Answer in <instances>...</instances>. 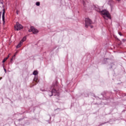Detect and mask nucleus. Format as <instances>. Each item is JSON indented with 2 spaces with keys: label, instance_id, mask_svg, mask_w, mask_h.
<instances>
[{
  "label": "nucleus",
  "instance_id": "f257e3e1",
  "mask_svg": "<svg viewBox=\"0 0 126 126\" xmlns=\"http://www.w3.org/2000/svg\"><path fill=\"white\" fill-rule=\"evenodd\" d=\"M100 14L103 16L104 19H109V18H111V15H110V13L107 10L104 9L100 12Z\"/></svg>",
  "mask_w": 126,
  "mask_h": 126
},
{
  "label": "nucleus",
  "instance_id": "f03ea898",
  "mask_svg": "<svg viewBox=\"0 0 126 126\" xmlns=\"http://www.w3.org/2000/svg\"><path fill=\"white\" fill-rule=\"evenodd\" d=\"M3 3L2 2H0V8H2L3 10L2 15V19L3 21V24L4 25V23H5V22L4 21V14L5 13V11H4V8H3Z\"/></svg>",
  "mask_w": 126,
  "mask_h": 126
},
{
  "label": "nucleus",
  "instance_id": "7ed1b4c3",
  "mask_svg": "<svg viewBox=\"0 0 126 126\" xmlns=\"http://www.w3.org/2000/svg\"><path fill=\"white\" fill-rule=\"evenodd\" d=\"M15 30L16 31H18L19 30H21L23 28V27L21 24H19L18 22L16 23V25L15 26Z\"/></svg>",
  "mask_w": 126,
  "mask_h": 126
},
{
  "label": "nucleus",
  "instance_id": "20e7f679",
  "mask_svg": "<svg viewBox=\"0 0 126 126\" xmlns=\"http://www.w3.org/2000/svg\"><path fill=\"white\" fill-rule=\"evenodd\" d=\"M92 24V22L90 19L87 18L85 19V27H88L90 24Z\"/></svg>",
  "mask_w": 126,
  "mask_h": 126
},
{
  "label": "nucleus",
  "instance_id": "39448f33",
  "mask_svg": "<svg viewBox=\"0 0 126 126\" xmlns=\"http://www.w3.org/2000/svg\"><path fill=\"white\" fill-rule=\"evenodd\" d=\"M29 32H32L33 34H37L39 31L37 29L34 28V27H31V29L29 30Z\"/></svg>",
  "mask_w": 126,
  "mask_h": 126
},
{
  "label": "nucleus",
  "instance_id": "423d86ee",
  "mask_svg": "<svg viewBox=\"0 0 126 126\" xmlns=\"http://www.w3.org/2000/svg\"><path fill=\"white\" fill-rule=\"evenodd\" d=\"M94 9L98 12H99V13H100L101 11H102L101 10V9L98 6H95L94 7Z\"/></svg>",
  "mask_w": 126,
  "mask_h": 126
},
{
  "label": "nucleus",
  "instance_id": "0eeeda50",
  "mask_svg": "<svg viewBox=\"0 0 126 126\" xmlns=\"http://www.w3.org/2000/svg\"><path fill=\"white\" fill-rule=\"evenodd\" d=\"M33 81H34V82H36V83H37V82H38L39 81H38V76H35L34 77V78L33 79Z\"/></svg>",
  "mask_w": 126,
  "mask_h": 126
},
{
  "label": "nucleus",
  "instance_id": "6e6552de",
  "mask_svg": "<svg viewBox=\"0 0 126 126\" xmlns=\"http://www.w3.org/2000/svg\"><path fill=\"white\" fill-rule=\"evenodd\" d=\"M56 92L55 89H53L52 92H50V93H51V94H49V96H53V93H55Z\"/></svg>",
  "mask_w": 126,
  "mask_h": 126
},
{
  "label": "nucleus",
  "instance_id": "1a4fd4ad",
  "mask_svg": "<svg viewBox=\"0 0 126 126\" xmlns=\"http://www.w3.org/2000/svg\"><path fill=\"white\" fill-rule=\"evenodd\" d=\"M108 4H109V5H112L113 4V3H114V2H113L112 0H109L108 1Z\"/></svg>",
  "mask_w": 126,
  "mask_h": 126
},
{
  "label": "nucleus",
  "instance_id": "9d476101",
  "mask_svg": "<svg viewBox=\"0 0 126 126\" xmlns=\"http://www.w3.org/2000/svg\"><path fill=\"white\" fill-rule=\"evenodd\" d=\"M25 41H26V37H24L22 39V41H21V43H23Z\"/></svg>",
  "mask_w": 126,
  "mask_h": 126
},
{
  "label": "nucleus",
  "instance_id": "9b49d317",
  "mask_svg": "<svg viewBox=\"0 0 126 126\" xmlns=\"http://www.w3.org/2000/svg\"><path fill=\"white\" fill-rule=\"evenodd\" d=\"M22 44V43H21V42L20 41L19 44L17 45V49H18V48H20V47H21Z\"/></svg>",
  "mask_w": 126,
  "mask_h": 126
},
{
  "label": "nucleus",
  "instance_id": "f8f14e48",
  "mask_svg": "<svg viewBox=\"0 0 126 126\" xmlns=\"http://www.w3.org/2000/svg\"><path fill=\"white\" fill-rule=\"evenodd\" d=\"M33 75H37V74H38V71H34L33 72Z\"/></svg>",
  "mask_w": 126,
  "mask_h": 126
},
{
  "label": "nucleus",
  "instance_id": "ddd939ff",
  "mask_svg": "<svg viewBox=\"0 0 126 126\" xmlns=\"http://www.w3.org/2000/svg\"><path fill=\"white\" fill-rule=\"evenodd\" d=\"M8 58H5L3 59L2 63H5Z\"/></svg>",
  "mask_w": 126,
  "mask_h": 126
},
{
  "label": "nucleus",
  "instance_id": "4468645a",
  "mask_svg": "<svg viewBox=\"0 0 126 126\" xmlns=\"http://www.w3.org/2000/svg\"><path fill=\"white\" fill-rule=\"evenodd\" d=\"M36 5H37V6H39V5H40V2H37L36 3Z\"/></svg>",
  "mask_w": 126,
  "mask_h": 126
},
{
  "label": "nucleus",
  "instance_id": "2eb2a0df",
  "mask_svg": "<svg viewBox=\"0 0 126 126\" xmlns=\"http://www.w3.org/2000/svg\"><path fill=\"white\" fill-rule=\"evenodd\" d=\"M14 58H15V55L13 56L12 58L11 59V62L12 61V60H13V59H14Z\"/></svg>",
  "mask_w": 126,
  "mask_h": 126
},
{
  "label": "nucleus",
  "instance_id": "dca6fc26",
  "mask_svg": "<svg viewBox=\"0 0 126 126\" xmlns=\"http://www.w3.org/2000/svg\"><path fill=\"white\" fill-rule=\"evenodd\" d=\"M119 34L120 36H122V32H119Z\"/></svg>",
  "mask_w": 126,
  "mask_h": 126
},
{
  "label": "nucleus",
  "instance_id": "f3484780",
  "mask_svg": "<svg viewBox=\"0 0 126 126\" xmlns=\"http://www.w3.org/2000/svg\"><path fill=\"white\" fill-rule=\"evenodd\" d=\"M16 13L17 14H18V11H16Z\"/></svg>",
  "mask_w": 126,
  "mask_h": 126
},
{
  "label": "nucleus",
  "instance_id": "a211bd4d",
  "mask_svg": "<svg viewBox=\"0 0 126 126\" xmlns=\"http://www.w3.org/2000/svg\"><path fill=\"white\" fill-rule=\"evenodd\" d=\"M4 70L5 72H6V69H4Z\"/></svg>",
  "mask_w": 126,
  "mask_h": 126
},
{
  "label": "nucleus",
  "instance_id": "6ab92c4d",
  "mask_svg": "<svg viewBox=\"0 0 126 126\" xmlns=\"http://www.w3.org/2000/svg\"><path fill=\"white\" fill-rule=\"evenodd\" d=\"M91 28H93V26H90Z\"/></svg>",
  "mask_w": 126,
  "mask_h": 126
},
{
  "label": "nucleus",
  "instance_id": "aec40b11",
  "mask_svg": "<svg viewBox=\"0 0 126 126\" xmlns=\"http://www.w3.org/2000/svg\"><path fill=\"white\" fill-rule=\"evenodd\" d=\"M7 58H8V59L9 58V56H8V57Z\"/></svg>",
  "mask_w": 126,
  "mask_h": 126
}]
</instances>
